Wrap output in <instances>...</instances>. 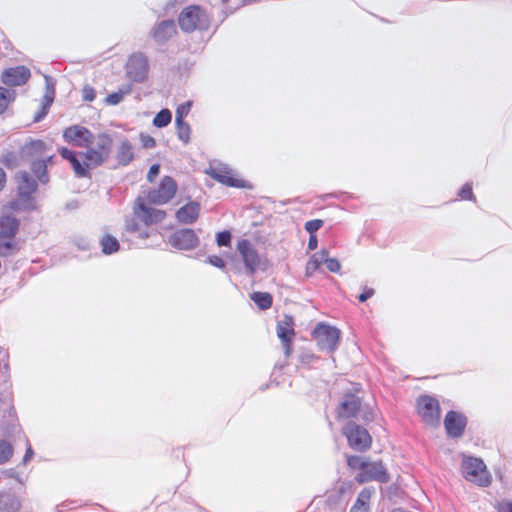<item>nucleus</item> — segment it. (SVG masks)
I'll list each match as a JSON object with an SVG mask.
<instances>
[{
  "instance_id": "7c9ffc66",
  "label": "nucleus",
  "mask_w": 512,
  "mask_h": 512,
  "mask_svg": "<svg viewBox=\"0 0 512 512\" xmlns=\"http://www.w3.org/2000/svg\"><path fill=\"white\" fill-rule=\"evenodd\" d=\"M250 299L260 310H267L272 306L273 297L268 292L256 291L250 295Z\"/></svg>"
},
{
  "instance_id": "4468645a",
  "label": "nucleus",
  "mask_w": 512,
  "mask_h": 512,
  "mask_svg": "<svg viewBox=\"0 0 512 512\" xmlns=\"http://www.w3.org/2000/svg\"><path fill=\"white\" fill-rule=\"evenodd\" d=\"M62 136L66 143L79 148H87L95 141L94 134L88 128L81 125L67 127L63 131Z\"/></svg>"
},
{
  "instance_id": "5701e85b",
  "label": "nucleus",
  "mask_w": 512,
  "mask_h": 512,
  "mask_svg": "<svg viewBox=\"0 0 512 512\" xmlns=\"http://www.w3.org/2000/svg\"><path fill=\"white\" fill-rule=\"evenodd\" d=\"M294 318L291 315L285 314L282 320L277 322L276 333L281 342L294 341Z\"/></svg>"
},
{
  "instance_id": "0e129e2a",
  "label": "nucleus",
  "mask_w": 512,
  "mask_h": 512,
  "mask_svg": "<svg viewBox=\"0 0 512 512\" xmlns=\"http://www.w3.org/2000/svg\"><path fill=\"white\" fill-rule=\"evenodd\" d=\"M33 456H34V450L29 445L27 447L26 452H25V454L23 456V459H22L23 464L26 465L32 459Z\"/></svg>"
},
{
  "instance_id": "c85d7f7f",
  "label": "nucleus",
  "mask_w": 512,
  "mask_h": 512,
  "mask_svg": "<svg viewBox=\"0 0 512 512\" xmlns=\"http://www.w3.org/2000/svg\"><path fill=\"white\" fill-rule=\"evenodd\" d=\"M101 251L104 255H112L119 251L120 243L118 239L110 234H105L100 239Z\"/></svg>"
},
{
  "instance_id": "e2e57ef3",
  "label": "nucleus",
  "mask_w": 512,
  "mask_h": 512,
  "mask_svg": "<svg viewBox=\"0 0 512 512\" xmlns=\"http://www.w3.org/2000/svg\"><path fill=\"white\" fill-rule=\"evenodd\" d=\"M293 342L294 341L281 342L282 347L284 349V355L286 358H288L292 353Z\"/></svg>"
},
{
  "instance_id": "ddd939ff",
  "label": "nucleus",
  "mask_w": 512,
  "mask_h": 512,
  "mask_svg": "<svg viewBox=\"0 0 512 512\" xmlns=\"http://www.w3.org/2000/svg\"><path fill=\"white\" fill-rule=\"evenodd\" d=\"M358 483L363 484L370 481H377L385 484L391 480V476L381 461H369L363 472L355 476Z\"/></svg>"
},
{
  "instance_id": "58836bf2",
  "label": "nucleus",
  "mask_w": 512,
  "mask_h": 512,
  "mask_svg": "<svg viewBox=\"0 0 512 512\" xmlns=\"http://www.w3.org/2000/svg\"><path fill=\"white\" fill-rule=\"evenodd\" d=\"M192 106L193 102L191 100H187L178 105L175 112V121L185 120V117L189 114Z\"/></svg>"
},
{
  "instance_id": "09e8293b",
  "label": "nucleus",
  "mask_w": 512,
  "mask_h": 512,
  "mask_svg": "<svg viewBox=\"0 0 512 512\" xmlns=\"http://www.w3.org/2000/svg\"><path fill=\"white\" fill-rule=\"evenodd\" d=\"M82 97L84 101L91 102L96 97V92L93 87L86 85L82 90Z\"/></svg>"
},
{
  "instance_id": "f257e3e1",
  "label": "nucleus",
  "mask_w": 512,
  "mask_h": 512,
  "mask_svg": "<svg viewBox=\"0 0 512 512\" xmlns=\"http://www.w3.org/2000/svg\"><path fill=\"white\" fill-rule=\"evenodd\" d=\"M15 181L17 184V199L11 202V208L22 211L36 210L34 194L38 190V181L25 170L16 173Z\"/></svg>"
},
{
  "instance_id": "49530a36",
  "label": "nucleus",
  "mask_w": 512,
  "mask_h": 512,
  "mask_svg": "<svg viewBox=\"0 0 512 512\" xmlns=\"http://www.w3.org/2000/svg\"><path fill=\"white\" fill-rule=\"evenodd\" d=\"M139 138L142 147L145 149H152L156 146V140L148 134L140 133Z\"/></svg>"
},
{
  "instance_id": "e433bc0d",
  "label": "nucleus",
  "mask_w": 512,
  "mask_h": 512,
  "mask_svg": "<svg viewBox=\"0 0 512 512\" xmlns=\"http://www.w3.org/2000/svg\"><path fill=\"white\" fill-rule=\"evenodd\" d=\"M368 460H369L368 458H364V457H361L358 455H350L347 457V465L349 466V468H351L353 470H358V472H363L367 465Z\"/></svg>"
},
{
  "instance_id": "72a5a7b5",
  "label": "nucleus",
  "mask_w": 512,
  "mask_h": 512,
  "mask_svg": "<svg viewBox=\"0 0 512 512\" xmlns=\"http://www.w3.org/2000/svg\"><path fill=\"white\" fill-rule=\"evenodd\" d=\"M15 98V90L0 86V115L7 110L9 104L15 101Z\"/></svg>"
},
{
  "instance_id": "603ef678",
  "label": "nucleus",
  "mask_w": 512,
  "mask_h": 512,
  "mask_svg": "<svg viewBox=\"0 0 512 512\" xmlns=\"http://www.w3.org/2000/svg\"><path fill=\"white\" fill-rule=\"evenodd\" d=\"M160 173V165L159 164H153L147 173V180L149 182H153L154 179L159 175Z\"/></svg>"
},
{
  "instance_id": "ea45409f",
  "label": "nucleus",
  "mask_w": 512,
  "mask_h": 512,
  "mask_svg": "<svg viewBox=\"0 0 512 512\" xmlns=\"http://www.w3.org/2000/svg\"><path fill=\"white\" fill-rule=\"evenodd\" d=\"M232 234L229 230H223L216 234V243L219 247H230Z\"/></svg>"
},
{
  "instance_id": "69168bd1",
  "label": "nucleus",
  "mask_w": 512,
  "mask_h": 512,
  "mask_svg": "<svg viewBox=\"0 0 512 512\" xmlns=\"http://www.w3.org/2000/svg\"><path fill=\"white\" fill-rule=\"evenodd\" d=\"M315 254L320 258V260L322 261V263H325V262H326V260H327L328 258H330V257H329V250H327V249H325V248H324V249H321V250H320V251H318V252H315Z\"/></svg>"
},
{
  "instance_id": "f8f14e48",
  "label": "nucleus",
  "mask_w": 512,
  "mask_h": 512,
  "mask_svg": "<svg viewBox=\"0 0 512 512\" xmlns=\"http://www.w3.org/2000/svg\"><path fill=\"white\" fill-rule=\"evenodd\" d=\"M236 249L244 263L246 274L254 276L260 264V255L257 249L248 239L239 240Z\"/></svg>"
},
{
  "instance_id": "6e6d98bb",
  "label": "nucleus",
  "mask_w": 512,
  "mask_h": 512,
  "mask_svg": "<svg viewBox=\"0 0 512 512\" xmlns=\"http://www.w3.org/2000/svg\"><path fill=\"white\" fill-rule=\"evenodd\" d=\"M48 113H49V110L44 109L43 107H40V109L35 113V115L33 117V122L34 123L41 122L47 116Z\"/></svg>"
},
{
  "instance_id": "1a4fd4ad",
  "label": "nucleus",
  "mask_w": 512,
  "mask_h": 512,
  "mask_svg": "<svg viewBox=\"0 0 512 512\" xmlns=\"http://www.w3.org/2000/svg\"><path fill=\"white\" fill-rule=\"evenodd\" d=\"M418 412L423 422L429 426H437L440 422V405L438 400L430 395H421L418 400Z\"/></svg>"
},
{
  "instance_id": "aec40b11",
  "label": "nucleus",
  "mask_w": 512,
  "mask_h": 512,
  "mask_svg": "<svg viewBox=\"0 0 512 512\" xmlns=\"http://www.w3.org/2000/svg\"><path fill=\"white\" fill-rule=\"evenodd\" d=\"M47 144L41 139H30L20 147V157L22 160L32 161L44 155Z\"/></svg>"
},
{
  "instance_id": "338daca9",
  "label": "nucleus",
  "mask_w": 512,
  "mask_h": 512,
  "mask_svg": "<svg viewBox=\"0 0 512 512\" xmlns=\"http://www.w3.org/2000/svg\"><path fill=\"white\" fill-rule=\"evenodd\" d=\"M308 261L318 267H320L323 264L320 258L315 253L310 257Z\"/></svg>"
},
{
  "instance_id": "f3484780",
  "label": "nucleus",
  "mask_w": 512,
  "mask_h": 512,
  "mask_svg": "<svg viewBox=\"0 0 512 512\" xmlns=\"http://www.w3.org/2000/svg\"><path fill=\"white\" fill-rule=\"evenodd\" d=\"M134 212L146 226L160 223L166 217L164 210L149 207L141 197L135 202Z\"/></svg>"
},
{
  "instance_id": "bb28decb",
  "label": "nucleus",
  "mask_w": 512,
  "mask_h": 512,
  "mask_svg": "<svg viewBox=\"0 0 512 512\" xmlns=\"http://www.w3.org/2000/svg\"><path fill=\"white\" fill-rule=\"evenodd\" d=\"M74 174L78 178H90L91 177V169L92 167L91 161H88L84 158V160L80 159L78 156L74 157L72 161L69 162Z\"/></svg>"
},
{
  "instance_id": "6ab92c4d",
  "label": "nucleus",
  "mask_w": 512,
  "mask_h": 512,
  "mask_svg": "<svg viewBox=\"0 0 512 512\" xmlns=\"http://www.w3.org/2000/svg\"><path fill=\"white\" fill-rule=\"evenodd\" d=\"M362 400L352 392H346L340 401L337 414L339 418H354L361 410Z\"/></svg>"
},
{
  "instance_id": "393cba45",
  "label": "nucleus",
  "mask_w": 512,
  "mask_h": 512,
  "mask_svg": "<svg viewBox=\"0 0 512 512\" xmlns=\"http://www.w3.org/2000/svg\"><path fill=\"white\" fill-rule=\"evenodd\" d=\"M21 503L15 493L10 491L0 492V512H18Z\"/></svg>"
},
{
  "instance_id": "3c124183",
  "label": "nucleus",
  "mask_w": 512,
  "mask_h": 512,
  "mask_svg": "<svg viewBox=\"0 0 512 512\" xmlns=\"http://www.w3.org/2000/svg\"><path fill=\"white\" fill-rule=\"evenodd\" d=\"M375 294V290L373 288L365 286L363 288L362 293L358 295V300L362 303L366 302L368 299H370Z\"/></svg>"
},
{
  "instance_id": "a211bd4d",
  "label": "nucleus",
  "mask_w": 512,
  "mask_h": 512,
  "mask_svg": "<svg viewBox=\"0 0 512 512\" xmlns=\"http://www.w3.org/2000/svg\"><path fill=\"white\" fill-rule=\"evenodd\" d=\"M31 78V71L24 65L6 68L1 75V81L8 87L22 86Z\"/></svg>"
},
{
  "instance_id": "774afa93",
  "label": "nucleus",
  "mask_w": 512,
  "mask_h": 512,
  "mask_svg": "<svg viewBox=\"0 0 512 512\" xmlns=\"http://www.w3.org/2000/svg\"><path fill=\"white\" fill-rule=\"evenodd\" d=\"M325 509H329L331 510L332 512H344V508L342 506H335L334 508H332V506L330 505V503H328L326 505V508Z\"/></svg>"
},
{
  "instance_id": "c756f323",
  "label": "nucleus",
  "mask_w": 512,
  "mask_h": 512,
  "mask_svg": "<svg viewBox=\"0 0 512 512\" xmlns=\"http://www.w3.org/2000/svg\"><path fill=\"white\" fill-rule=\"evenodd\" d=\"M23 161L22 157H20V151H3L0 154V163L4 165L7 169H14L20 165V162Z\"/></svg>"
},
{
  "instance_id": "864d4df0",
  "label": "nucleus",
  "mask_w": 512,
  "mask_h": 512,
  "mask_svg": "<svg viewBox=\"0 0 512 512\" xmlns=\"http://www.w3.org/2000/svg\"><path fill=\"white\" fill-rule=\"evenodd\" d=\"M497 512H512V501L503 500L497 504Z\"/></svg>"
},
{
  "instance_id": "8fccbe9b",
  "label": "nucleus",
  "mask_w": 512,
  "mask_h": 512,
  "mask_svg": "<svg viewBox=\"0 0 512 512\" xmlns=\"http://www.w3.org/2000/svg\"><path fill=\"white\" fill-rule=\"evenodd\" d=\"M58 152H59L60 156L64 160H67L68 162L72 161V159L77 156V153L75 151H73L67 147H60L58 149Z\"/></svg>"
},
{
  "instance_id": "a878e982",
  "label": "nucleus",
  "mask_w": 512,
  "mask_h": 512,
  "mask_svg": "<svg viewBox=\"0 0 512 512\" xmlns=\"http://www.w3.org/2000/svg\"><path fill=\"white\" fill-rule=\"evenodd\" d=\"M19 250L20 246L16 238L0 234V257L13 256Z\"/></svg>"
},
{
  "instance_id": "f03ea898",
  "label": "nucleus",
  "mask_w": 512,
  "mask_h": 512,
  "mask_svg": "<svg viewBox=\"0 0 512 512\" xmlns=\"http://www.w3.org/2000/svg\"><path fill=\"white\" fill-rule=\"evenodd\" d=\"M178 25L184 33H192L196 30L206 31L211 25V16L202 6L189 5L179 13Z\"/></svg>"
},
{
  "instance_id": "680f3d73",
  "label": "nucleus",
  "mask_w": 512,
  "mask_h": 512,
  "mask_svg": "<svg viewBox=\"0 0 512 512\" xmlns=\"http://www.w3.org/2000/svg\"><path fill=\"white\" fill-rule=\"evenodd\" d=\"M54 99L55 98H53V97H50V96H47V95H43V98H42V101H41V107H43L44 109L49 110L51 105L53 104Z\"/></svg>"
},
{
  "instance_id": "dca6fc26",
  "label": "nucleus",
  "mask_w": 512,
  "mask_h": 512,
  "mask_svg": "<svg viewBox=\"0 0 512 512\" xmlns=\"http://www.w3.org/2000/svg\"><path fill=\"white\" fill-rule=\"evenodd\" d=\"M177 34L173 19L161 20L151 28L149 35L158 46H165Z\"/></svg>"
},
{
  "instance_id": "39448f33",
  "label": "nucleus",
  "mask_w": 512,
  "mask_h": 512,
  "mask_svg": "<svg viewBox=\"0 0 512 512\" xmlns=\"http://www.w3.org/2000/svg\"><path fill=\"white\" fill-rule=\"evenodd\" d=\"M311 336L316 341L319 350L333 353L338 348L341 331L335 326L319 322L312 330Z\"/></svg>"
},
{
  "instance_id": "9d476101",
  "label": "nucleus",
  "mask_w": 512,
  "mask_h": 512,
  "mask_svg": "<svg viewBox=\"0 0 512 512\" xmlns=\"http://www.w3.org/2000/svg\"><path fill=\"white\" fill-rule=\"evenodd\" d=\"M168 243L177 250L191 251L199 246L200 239L193 229L180 228L168 237Z\"/></svg>"
},
{
  "instance_id": "f704fd0d",
  "label": "nucleus",
  "mask_w": 512,
  "mask_h": 512,
  "mask_svg": "<svg viewBox=\"0 0 512 512\" xmlns=\"http://www.w3.org/2000/svg\"><path fill=\"white\" fill-rule=\"evenodd\" d=\"M172 120V113L169 109H161L153 118V125L156 128L167 127Z\"/></svg>"
},
{
  "instance_id": "37998d69",
  "label": "nucleus",
  "mask_w": 512,
  "mask_h": 512,
  "mask_svg": "<svg viewBox=\"0 0 512 512\" xmlns=\"http://www.w3.org/2000/svg\"><path fill=\"white\" fill-rule=\"evenodd\" d=\"M206 263L222 270V271H225L226 270V263L225 261L218 255H209L207 258H206Z\"/></svg>"
},
{
  "instance_id": "13d9d810",
  "label": "nucleus",
  "mask_w": 512,
  "mask_h": 512,
  "mask_svg": "<svg viewBox=\"0 0 512 512\" xmlns=\"http://www.w3.org/2000/svg\"><path fill=\"white\" fill-rule=\"evenodd\" d=\"M320 267L312 264L311 262H307L306 263V267H305V274L307 277H311L313 276V274L319 270Z\"/></svg>"
},
{
  "instance_id": "9b49d317",
  "label": "nucleus",
  "mask_w": 512,
  "mask_h": 512,
  "mask_svg": "<svg viewBox=\"0 0 512 512\" xmlns=\"http://www.w3.org/2000/svg\"><path fill=\"white\" fill-rule=\"evenodd\" d=\"M177 192V183L171 176H164L158 187L148 192L147 199L152 204H166Z\"/></svg>"
},
{
  "instance_id": "b1692460",
  "label": "nucleus",
  "mask_w": 512,
  "mask_h": 512,
  "mask_svg": "<svg viewBox=\"0 0 512 512\" xmlns=\"http://www.w3.org/2000/svg\"><path fill=\"white\" fill-rule=\"evenodd\" d=\"M20 230V220L10 214L0 216V234L16 238Z\"/></svg>"
},
{
  "instance_id": "4d7b16f0",
  "label": "nucleus",
  "mask_w": 512,
  "mask_h": 512,
  "mask_svg": "<svg viewBox=\"0 0 512 512\" xmlns=\"http://www.w3.org/2000/svg\"><path fill=\"white\" fill-rule=\"evenodd\" d=\"M318 246V238H317V235L316 234H309V239H308V244H307V247H308V250H315Z\"/></svg>"
},
{
  "instance_id": "0eeeda50",
  "label": "nucleus",
  "mask_w": 512,
  "mask_h": 512,
  "mask_svg": "<svg viewBox=\"0 0 512 512\" xmlns=\"http://www.w3.org/2000/svg\"><path fill=\"white\" fill-rule=\"evenodd\" d=\"M149 60L143 52L132 53L125 64V75L133 83H143L148 79Z\"/></svg>"
},
{
  "instance_id": "a18cd8bd",
  "label": "nucleus",
  "mask_w": 512,
  "mask_h": 512,
  "mask_svg": "<svg viewBox=\"0 0 512 512\" xmlns=\"http://www.w3.org/2000/svg\"><path fill=\"white\" fill-rule=\"evenodd\" d=\"M123 99H124V96L117 90V91L112 92L107 95V97L105 98V103L107 105L114 106V105H118L119 103H121Z\"/></svg>"
},
{
  "instance_id": "412c9836",
  "label": "nucleus",
  "mask_w": 512,
  "mask_h": 512,
  "mask_svg": "<svg viewBox=\"0 0 512 512\" xmlns=\"http://www.w3.org/2000/svg\"><path fill=\"white\" fill-rule=\"evenodd\" d=\"M200 209V204L197 201H190L176 211L175 217L179 223L190 225L198 219Z\"/></svg>"
},
{
  "instance_id": "7ed1b4c3",
  "label": "nucleus",
  "mask_w": 512,
  "mask_h": 512,
  "mask_svg": "<svg viewBox=\"0 0 512 512\" xmlns=\"http://www.w3.org/2000/svg\"><path fill=\"white\" fill-rule=\"evenodd\" d=\"M94 139L93 144L87 147L86 151L82 152L81 155L86 160L91 161L93 168H97L108 160L113 146V139L105 132L94 135Z\"/></svg>"
},
{
  "instance_id": "cd10ccee",
  "label": "nucleus",
  "mask_w": 512,
  "mask_h": 512,
  "mask_svg": "<svg viewBox=\"0 0 512 512\" xmlns=\"http://www.w3.org/2000/svg\"><path fill=\"white\" fill-rule=\"evenodd\" d=\"M30 169L35 179L41 184H47L49 182L48 170L46 167L45 160L35 159L31 161Z\"/></svg>"
},
{
  "instance_id": "20e7f679",
  "label": "nucleus",
  "mask_w": 512,
  "mask_h": 512,
  "mask_svg": "<svg viewBox=\"0 0 512 512\" xmlns=\"http://www.w3.org/2000/svg\"><path fill=\"white\" fill-rule=\"evenodd\" d=\"M462 475L467 481L476 483L480 487H488L492 478L481 458L467 456L461 464Z\"/></svg>"
},
{
  "instance_id": "473e14b6",
  "label": "nucleus",
  "mask_w": 512,
  "mask_h": 512,
  "mask_svg": "<svg viewBox=\"0 0 512 512\" xmlns=\"http://www.w3.org/2000/svg\"><path fill=\"white\" fill-rule=\"evenodd\" d=\"M370 495L367 489L362 490L351 507L350 512H369Z\"/></svg>"
},
{
  "instance_id": "bf43d9fd",
  "label": "nucleus",
  "mask_w": 512,
  "mask_h": 512,
  "mask_svg": "<svg viewBox=\"0 0 512 512\" xmlns=\"http://www.w3.org/2000/svg\"><path fill=\"white\" fill-rule=\"evenodd\" d=\"M320 267L312 264L311 262H307L306 263V267H305V274L307 277H311L313 276V274L319 270Z\"/></svg>"
},
{
  "instance_id": "de8ad7c7",
  "label": "nucleus",
  "mask_w": 512,
  "mask_h": 512,
  "mask_svg": "<svg viewBox=\"0 0 512 512\" xmlns=\"http://www.w3.org/2000/svg\"><path fill=\"white\" fill-rule=\"evenodd\" d=\"M328 271L332 273H340L341 263L337 258H328L324 263Z\"/></svg>"
},
{
  "instance_id": "2f4dec72",
  "label": "nucleus",
  "mask_w": 512,
  "mask_h": 512,
  "mask_svg": "<svg viewBox=\"0 0 512 512\" xmlns=\"http://www.w3.org/2000/svg\"><path fill=\"white\" fill-rule=\"evenodd\" d=\"M125 232L130 234H138L141 239L149 237V232L146 228H142L137 219L126 218L125 220Z\"/></svg>"
},
{
  "instance_id": "a19ab883",
  "label": "nucleus",
  "mask_w": 512,
  "mask_h": 512,
  "mask_svg": "<svg viewBox=\"0 0 512 512\" xmlns=\"http://www.w3.org/2000/svg\"><path fill=\"white\" fill-rule=\"evenodd\" d=\"M458 197L462 200H475V195L473 193L472 183H465L458 191Z\"/></svg>"
},
{
  "instance_id": "052dcab7",
  "label": "nucleus",
  "mask_w": 512,
  "mask_h": 512,
  "mask_svg": "<svg viewBox=\"0 0 512 512\" xmlns=\"http://www.w3.org/2000/svg\"><path fill=\"white\" fill-rule=\"evenodd\" d=\"M132 89H133V85L132 83H125V84H122L118 91L123 95V96H126V95H129L131 92H132Z\"/></svg>"
},
{
  "instance_id": "c9c22d12",
  "label": "nucleus",
  "mask_w": 512,
  "mask_h": 512,
  "mask_svg": "<svg viewBox=\"0 0 512 512\" xmlns=\"http://www.w3.org/2000/svg\"><path fill=\"white\" fill-rule=\"evenodd\" d=\"M177 137L184 144H188L190 141L191 128L188 122L185 120L175 121Z\"/></svg>"
},
{
  "instance_id": "4be33fe9",
  "label": "nucleus",
  "mask_w": 512,
  "mask_h": 512,
  "mask_svg": "<svg viewBox=\"0 0 512 512\" xmlns=\"http://www.w3.org/2000/svg\"><path fill=\"white\" fill-rule=\"evenodd\" d=\"M115 159L119 167H126L135 159L133 144L127 138H123L117 146Z\"/></svg>"
},
{
  "instance_id": "79ce46f5",
  "label": "nucleus",
  "mask_w": 512,
  "mask_h": 512,
  "mask_svg": "<svg viewBox=\"0 0 512 512\" xmlns=\"http://www.w3.org/2000/svg\"><path fill=\"white\" fill-rule=\"evenodd\" d=\"M324 221L321 219H313L309 220L305 223V230L309 234H316V232L323 226Z\"/></svg>"
},
{
  "instance_id": "423d86ee",
  "label": "nucleus",
  "mask_w": 512,
  "mask_h": 512,
  "mask_svg": "<svg viewBox=\"0 0 512 512\" xmlns=\"http://www.w3.org/2000/svg\"><path fill=\"white\" fill-rule=\"evenodd\" d=\"M349 446L359 452H364L371 447L372 438L368 430L363 426L348 421L342 429Z\"/></svg>"
},
{
  "instance_id": "2eb2a0df",
  "label": "nucleus",
  "mask_w": 512,
  "mask_h": 512,
  "mask_svg": "<svg viewBox=\"0 0 512 512\" xmlns=\"http://www.w3.org/2000/svg\"><path fill=\"white\" fill-rule=\"evenodd\" d=\"M443 424L447 437L458 439L464 435L468 418L462 412L449 410L444 417Z\"/></svg>"
},
{
  "instance_id": "c03bdc74",
  "label": "nucleus",
  "mask_w": 512,
  "mask_h": 512,
  "mask_svg": "<svg viewBox=\"0 0 512 512\" xmlns=\"http://www.w3.org/2000/svg\"><path fill=\"white\" fill-rule=\"evenodd\" d=\"M45 80V93L44 95L55 98V80L49 75L44 76Z\"/></svg>"
},
{
  "instance_id": "6e6552de",
  "label": "nucleus",
  "mask_w": 512,
  "mask_h": 512,
  "mask_svg": "<svg viewBox=\"0 0 512 512\" xmlns=\"http://www.w3.org/2000/svg\"><path fill=\"white\" fill-rule=\"evenodd\" d=\"M206 173L215 181L232 188L252 189V184L249 181L237 177V173L224 164H219L216 167H210Z\"/></svg>"
},
{
  "instance_id": "5fc2aeb1",
  "label": "nucleus",
  "mask_w": 512,
  "mask_h": 512,
  "mask_svg": "<svg viewBox=\"0 0 512 512\" xmlns=\"http://www.w3.org/2000/svg\"><path fill=\"white\" fill-rule=\"evenodd\" d=\"M361 419L367 424L374 420V413L371 408L366 407L362 410Z\"/></svg>"
},
{
  "instance_id": "4c0bfd02",
  "label": "nucleus",
  "mask_w": 512,
  "mask_h": 512,
  "mask_svg": "<svg viewBox=\"0 0 512 512\" xmlns=\"http://www.w3.org/2000/svg\"><path fill=\"white\" fill-rule=\"evenodd\" d=\"M12 455V446L7 441L0 440V465L8 462Z\"/></svg>"
}]
</instances>
